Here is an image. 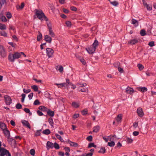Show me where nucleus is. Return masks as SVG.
<instances>
[{
    "label": "nucleus",
    "instance_id": "f257e3e1",
    "mask_svg": "<svg viewBox=\"0 0 156 156\" xmlns=\"http://www.w3.org/2000/svg\"><path fill=\"white\" fill-rule=\"evenodd\" d=\"M36 15L37 16V18L41 21L43 20V17L44 16V13L43 11L41 10H38L37 9L35 10Z\"/></svg>",
    "mask_w": 156,
    "mask_h": 156
},
{
    "label": "nucleus",
    "instance_id": "f03ea898",
    "mask_svg": "<svg viewBox=\"0 0 156 156\" xmlns=\"http://www.w3.org/2000/svg\"><path fill=\"white\" fill-rule=\"evenodd\" d=\"M47 26L48 28V30L49 31V34L52 37H54L55 36V35L52 30L51 24L50 22H47Z\"/></svg>",
    "mask_w": 156,
    "mask_h": 156
},
{
    "label": "nucleus",
    "instance_id": "7ed1b4c3",
    "mask_svg": "<svg viewBox=\"0 0 156 156\" xmlns=\"http://www.w3.org/2000/svg\"><path fill=\"white\" fill-rule=\"evenodd\" d=\"M0 55L3 58L5 57L7 55L5 48L2 45H0Z\"/></svg>",
    "mask_w": 156,
    "mask_h": 156
},
{
    "label": "nucleus",
    "instance_id": "20e7f679",
    "mask_svg": "<svg viewBox=\"0 0 156 156\" xmlns=\"http://www.w3.org/2000/svg\"><path fill=\"white\" fill-rule=\"evenodd\" d=\"M47 55L48 58H50L52 57L54 52V50L49 48H47L46 49Z\"/></svg>",
    "mask_w": 156,
    "mask_h": 156
},
{
    "label": "nucleus",
    "instance_id": "39448f33",
    "mask_svg": "<svg viewBox=\"0 0 156 156\" xmlns=\"http://www.w3.org/2000/svg\"><path fill=\"white\" fill-rule=\"evenodd\" d=\"M96 48L94 47L93 46L90 45L87 48H86V49L90 54H92L94 52Z\"/></svg>",
    "mask_w": 156,
    "mask_h": 156
},
{
    "label": "nucleus",
    "instance_id": "423d86ee",
    "mask_svg": "<svg viewBox=\"0 0 156 156\" xmlns=\"http://www.w3.org/2000/svg\"><path fill=\"white\" fill-rule=\"evenodd\" d=\"M4 98L6 104L7 105H10L12 103V99L8 95H5Z\"/></svg>",
    "mask_w": 156,
    "mask_h": 156
},
{
    "label": "nucleus",
    "instance_id": "0eeeda50",
    "mask_svg": "<svg viewBox=\"0 0 156 156\" xmlns=\"http://www.w3.org/2000/svg\"><path fill=\"white\" fill-rule=\"evenodd\" d=\"M137 113L138 114V116L141 117H142L144 115V113L143 111L142 108L140 107L137 108Z\"/></svg>",
    "mask_w": 156,
    "mask_h": 156
},
{
    "label": "nucleus",
    "instance_id": "6e6552de",
    "mask_svg": "<svg viewBox=\"0 0 156 156\" xmlns=\"http://www.w3.org/2000/svg\"><path fill=\"white\" fill-rule=\"evenodd\" d=\"M21 122L24 126L30 129L31 127L30 125L27 121L23 120Z\"/></svg>",
    "mask_w": 156,
    "mask_h": 156
},
{
    "label": "nucleus",
    "instance_id": "1a4fd4ad",
    "mask_svg": "<svg viewBox=\"0 0 156 156\" xmlns=\"http://www.w3.org/2000/svg\"><path fill=\"white\" fill-rule=\"evenodd\" d=\"M126 92L128 93L131 94L134 92V90L133 88L128 87L126 89Z\"/></svg>",
    "mask_w": 156,
    "mask_h": 156
},
{
    "label": "nucleus",
    "instance_id": "9d476101",
    "mask_svg": "<svg viewBox=\"0 0 156 156\" xmlns=\"http://www.w3.org/2000/svg\"><path fill=\"white\" fill-rule=\"evenodd\" d=\"M122 115L121 114H119L115 118L116 121L120 123L122 121Z\"/></svg>",
    "mask_w": 156,
    "mask_h": 156
},
{
    "label": "nucleus",
    "instance_id": "9b49d317",
    "mask_svg": "<svg viewBox=\"0 0 156 156\" xmlns=\"http://www.w3.org/2000/svg\"><path fill=\"white\" fill-rule=\"evenodd\" d=\"M47 150H49V148H53L54 147V144L52 142L48 141L47 143Z\"/></svg>",
    "mask_w": 156,
    "mask_h": 156
},
{
    "label": "nucleus",
    "instance_id": "f8f14e48",
    "mask_svg": "<svg viewBox=\"0 0 156 156\" xmlns=\"http://www.w3.org/2000/svg\"><path fill=\"white\" fill-rule=\"evenodd\" d=\"M45 40L48 43H51L52 38L51 37L48 35H45L44 36Z\"/></svg>",
    "mask_w": 156,
    "mask_h": 156
},
{
    "label": "nucleus",
    "instance_id": "ddd939ff",
    "mask_svg": "<svg viewBox=\"0 0 156 156\" xmlns=\"http://www.w3.org/2000/svg\"><path fill=\"white\" fill-rule=\"evenodd\" d=\"M3 131L4 135L6 137H8L10 136V132L7 128Z\"/></svg>",
    "mask_w": 156,
    "mask_h": 156
},
{
    "label": "nucleus",
    "instance_id": "4468645a",
    "mask_svg": "<svg viewBox=\"0 0 156 156\" xmlns=\"http://www.w3.org/2000/svg\"><path fill=\"white\" fill-rule=\"evenodd\" d=\"M137 89L139 91L142 92H145L147 90V88L145 87H137Z\"/></svg>",
    "mask_w": 156,
    "mask_h": 156
},
{
    "label": "nucleus",
    "instance_id": "2eb2a0df",
    "mask_svg": "<svg viewBox=\"0 0 156 156\" xmlns=\"http://www.w3.org/2000/svg\"><path fill=\"white\" fill-rule=\"evenodd\" d=\"M0 128L2 131L7 128L5 124L1 122H0Z\"/></svg>",
    "mask_w": 156,
    "mask_h": 156
},
{
    "label": "nucleus",
    "instance_id": "dca6fc26",
    "mask_svg": "<svg viewBox=\"0 0 156 156\" xmlns=\"http://www.w3.org/2000/svg\"><path fill=\"white\" fill-rule=\"evenodd\" d=\"M138 41V40L136 39H134L130 40L128 42V44L133 45L137 43Z\"/></svg>",
    "mask_w": 156,
    "mask_h": 156
},
{
    "label": "nucleus",
    "instance_id": "f3484780",
    "mask_svg": "<svg viewBox=\"0 0 156 156\" xmlns=\"http://www.w3.org/2000/svg\"><path fill=\"white\" fill-rule=\"evenodd\" d=\"M47 112V113L48 115L51 117H53L54 116V112L51 111V109H48Z\"/></svg>",
    "mask_w": 156,
    "mask_h": 156
},
{
    "label": "nucleus",
    "instance_id": "a211bd4d",
    "mask_svg": "<svg viewBox=\"0 0 156 156\" xmlns=\"http://www.w3.org/2000/svg\"><path fill=\"white\" fill-rule=\"evenodd\" d=\"M13 55L15 59H18V58H20L21 56V52H15L13 54Z\"/></svg>",
    "mask_w": 156,
    "mask_h": 156
},
{
    "label": "nucleus",
    "instance_id": "6ab92c4d",
    "mask_svg": "<svg viewBox=\"0 0 156 156\" xmlns=\"http://www.w3.org/2000/svg\"><path fill=\"white\" fill-rule=\"evenodd\" d=\"M8 59L11 62H13L14 61V58L13 54H10L8 56Z\"/></svg>",
    "mask_w": 156,
    "mask_h": 156
},
{
    "label": "nucleus",
    "instance_id": "aec40b11",
    "mask_svg": "<svg viewBox=\"0 0 156 156\" xmlns=\"http://www.w3.org/2000/svg\"><path fill=\"white\" fill-rule=\"evenodd\" d=\"M93 129H94L93 130V132L97 133L100 130V126L98 125L95 126L93 128Z\"/></svg>",
    "mask_w": 156,
    "mask_h": 156
},
{
    "label": "nucleus",
    "instance_id": "412c9836",
    "mask_svg": "<svg viewBox=\"0 0 156 156\" xmlns=\"http://www.w3.org/2000/svg\"><path fill=\"white\" fill-rule=\"evenodd\" d=\"M131 23L134 25L135 27H137L138 25V22L134 19H132L131 20Z\"/></svg>",
    "mask_w": 156,
    "mask_h": 156
},
{
    "label": "nucleus",
    "instance_id": "4be33fe9",
    "mask_svg": "<svg viewBox=\"0 0 156 156\" xmlns=\"http://www.w3.org/2000/svg\"><path fill=\"white\" fill-rule=\"evenodd\" d=\"M38 109L43 112H47L48 109L45 107L43 106H40L38 108Z\"/></svg>",
    "mask_w": 156,
    "mask_h": 156
},
{
    "label": "nucleus",
    "instance_id": "5701e85b",
    "mask_svg": "<svg viewBox=\"0 0 156 156\" xmlns=\"http://www.w3.org/2000/svg\"><path fill=\"white\" fill-rule=\"evenodd\" d=\"M38 34L37 36V41H39L42 38V35L40 31H38Z\"/></svg>",
    "mask_w": 156,
    "mask_h": 156
},
{
    "label": "nucleus",
    "instance_id": "b1692460",
    "mask_svg": "<svg viewBox=\"0 0 156 156\" xmlns=\"http://www.w3.org/2000/svg\"><path fill=\"white\" fill-rule=\"evenodd\" d=\"M70 142V144H69L71 146L75 147H78L79 145L77 143L72 141Z\"/></svg>",
    "mask_w": 156,
    "mask_h": 156
},
{
    "label": "nucleus",
    "instance_id": "393cba45",
    "mask_svg": "<svg viewBox=\"0 0 156 156\" xmlns=\"http://www.w3.org/2000/svg\"><path fill=\"white\" fill-rule=\"evenodd\" d=\"M42 133L45 135H48L50 133L51 131L49 129H47L43 130Z\"/></svg>",
    "mask_w": 156,
    "mask_h": 156
},
{
    "label": "nucleus",
    "instance_id": "a878e982",
    "mask_svg": "<svg viewBox=\"0 0 156 156\" xmlns=\"http://www.w3.org/2000/svg\"><path fill=\"white\" fill-rule=\"evenodd\" d=\"M0 20H1L2 21L5 22L7 21V20L6 17L1 14H0Z\"/></svg>",
    "mask_w": 156,
    "mask_h": 156
},
{
    "label": "nucleus",
    "instance_id": "bb28decb",
    "mask_svg": "<svg viewBox=\"0 0 156 156\" xmlns=\"http://www.w3.org/2000/svg\"><path fill=\"white\" fill-rule=\"evenodd\" d=\"M55 136L61 142H64L65 141L62 138L61 136L60 135H58L57 133H56L55 134Z\"/></svg>",
    "mask_w": 156,
    "mask_h": 156
},
{
    "label": "nucleus",
    "instance_id": "cd10ccee",
    "mask_svg": "<svg viewBox=\"0 0 156 156\" xmlns=\"http://www.w3.org/2000/svg\"><path fill=\"white\" fill-rule=\"evenodd\" d=\"M106 149L104 147H101L100 150L98 151V153L104 154L105 152Z\"/></svg>",
    "mask_w": 156,
    "mask_h": 156
},
{
    "label": "nucleus",
    "instance_id": "c85d7f7f",
    "mask_svg": "<svg viewBox=\"0 0 156 156\" xmlns=\"http://www.w3.org/2000/svg\"><path fill=\"white\" fill-rule=\"evenodd\" d=\"M48 121L52 127H53L54 122L52 118L50 117L48 119Z\"/></svg>",
    "mask_w": 156,
    "mask_h": 156
},
{
    "label": "nucleus",
    "instance_id": "c756f323",
    "mask_svg": "<svg viewBox=\"0 0 156 156\" xmlns=\"http://www.w3.org/2000/svg\"><path fill=\"white\" fill-rule=\"evenodd\" d=\"M145 7L147 8V10H151L152 9V6L151 5H149L147 4V3L145 4Z\"/></svg>",
    "mask_w": 156,
    "mask_h": 156
},
{
    "label": "nucleus",
    "instance_id": "7c9ffc66",
    "mask_svg": "<svg viewBox=\"0 0 156 156\" xmlns=\"http://www.w3.org/2000/svg\"><path fill=\"white\" fill-rule=\"evenodd\" d=\"M72 106L75 108H77L80 106V105L78 103H76L74 102H72Z\"/></svg>",
    "mask_w": 156,
    "mask_h": 156
},
{
    "label": "nucleus",
    "instance_id": "2f4dec72",
    "mask_svg": "<svg viewBox=\"0 0 156 156\" xmlns=\"http://www.w3.org/2000/svg\"><path fill=\"white\" fill-rule=\"evenodd\" d=\"M7 150L4 148L3 149V150L2 151V152L0 154V156H4L6 154Z\"/></svg>",
    "mask_w": 156,
    "mask_h": 156
},
{
    "label": "nucleus",
    "instance_id": "473e14b6",
    "mask_svg": "<svg viewBox=\"0 0 156 156\" xmlns=\"http://www.w3.org/2000/svg\"><path fill=\"white\" fill-rule=\"evenodd\" d=\"M31 88L33 89L34 91L35 92L38 91V88L37 86L36 85H34L31 86Z\"/></svg>",
    "mask_w": 156,
    "mask_h": 156
},
{
    "label": "nucleus",
    "instance_id": "72a5a7b5",
    "mask_svg": "<svg viewBox=\"0 0 156 156\" xmlns=\"http://www.w3.org/2000/svg\"><path fill=\"white\" fill-rule=\"evenodd\" d=\"M98 41L97 40H95L92 45L96 48V47L98 46Z\"/></svg>",
    "mask_w": 156,
    "mask_h": 156
},
{
    "label": "nucleus",
    "instance_id": "f704fd0d",
    "mask_svg": "<svg viewBox=\"0 0 156 156\" xmlns=\"http://www.w3.org/2000/svg\"><path fill=\"white\" fill-rule=\"evenodd\" d=\"M140 34L141 36H143L146 34V31L144 29H142L141 30L140 32Z\"/></svg>",
    "mask_w": 156,
    "mask_h": 156
},
{
    "label": "nucleus",
    "instance_id": "c9c22d12",
    "mask_svg": "<svg viewBox=\"0 0 156 156\" xmlns=\"http://www.w3.org/2000/svg\"><path fill=\"white\" fill-rule=\"evenodd\" d=\"M42 131V129H41L40 130H37L36 132V133L35 134L34 136H39L41 135L40 132Z\"/></svg>",
    "mask_w": 156,
    "mask_h": 156
},
{
    "label": "nucleus",
    "instance_id": "e433bc0d",
    "mask_svg": "<svg viewBox=\"0 0 156 156\" xmlns=\"http://www.w3.org/2000/svg\"><path fill=\"white\" fill-rule=\"evenodd\" d=\"M87 111L88 110L87 109L85 108L82 110L81 112L82 115H84L87 114Z\"/></svg>",
    "mask_w": 156,
    "mask_h": 156
},
{
    "label": "nucleus",
    "instance_id": "4c0bfd02",
    "mask_svg": "<svg viewBox=\"0 0 156 156\" xmlns=\"http://www.w3.org/2000/svg\"><path fill=\"white\" fill-rule=\"evenodd\" d=\"M96 147V146L94 145V143H90L88 145V148H90L91 147Z\"/></svg>",
    "mask_w": 156,
    "mask_h": 156
},
{
    "label": "nucleus",
    "instance_id": "58836bf2",
    "mask_svg": "<svg viewBox=\"0 0 156 156\" xmlns=\"http://www.w3.org/2000/svg\"><path fill=\"white\" fill-rule=\"evenodd\" d=\"M0 29L1 30H5L6 27L5 25L0 23Z\"/></svg>",
    "mask_w": 156,
    "mask_h": 156
},
{
    "label": "nucleus",
    "instance_id": "ea45409f",
    "mask_svg": "<svg viewBox=\"0 0 156 156\" xmlns=\"http://www.w3.org/2000/svg\"><path fill=\"white\" fill-rule=\"evenodd\" d=\"M115 143L114 141H112L111 142H108V145L110 147H113L115 145Z\"/></svg>",
    "mask_w": 156,
    "mask_h": 156
},
{
    "label": "nucleus",
    "instance_id": "a19ab883",
    "mask_svg": "<svg viewBox=\"0 0 156 156\" xmlns=\"http://www.w3.org/2000/svg\"><path fill=\"white\" fill-rule=\"evenodd\" d=\"M137 66L140 70H142L144 68V66H143L140 63L138 64Z\"/></svg>",
    "mask_w": 156,
    "mask_h": 156
},
{
    "label": "nucleus",
    "instance_id": "79ce46f5",
    "mask_svg": "<svg viewBox=\"0 0 156 156\" xmlns=\"http://www.w3.org/2000/svg\"><path fill=\"white\" fill-rule=\"evenodd\" d=\"M66 86H68V85H71V84H72V83L70 82L69 80L67 78L66 79Z\"/></svg>",
    "mask_w": 156,
    "mask_h": 156
},
{
    "label": "nucleus",
    "instance_id": "37998d69",
    "mask_svg": "<svg viewBox=\"0 0 156 156\" xmlns=\"http://www.w3.org/2000/svg\"><path fill=\"white\" fill-rule=\"evenodd\" d=\"M41 103L38 99L36 100L34 103V105H40Z\"/></svg>",
    "mask_w": 156,
    "mask_h": 156
},
{
    "label": "nucleus",
    "instance_id": "c03bdc74",
    "mask_svg": "<svg viewBox=\"0 0 156 156\" xmlns=\"http://www.w3.org/2000/svg\"><path fill=\"white\" fill-rule=\"evenodd\" d=\"M54 147L56 149H58L59 148V146L57 143L55 142L54 144Z\"/></svg>",
    "mask_w": 156,
    "mask_h": 156
},
{
    "label": "nucleus",
    "instance_id": "a18cd8bd",
    "mask_svg": "<svg viewBox=\"0 0 156 156\" xmlns=\"http://www.w3.org/2000/svg\"><path fill=\"white\" fill-rule=\"evenodd\" d=\"M16 108L19 109L22 108V105L20 103H18L16 105Z\"/></svg>",
    "mask_w": 156,
    "mask_h": 156
},
{
    "label": "nucleus",
    "instance_id": "49530a36",
    "mask_svg": "<svg viewBox=\"0 0 156 156\" xmlns=\"http://www.w3.org/2000/svg\"><path fill=\"white\" fill-rule=\"evenodd\" d=\"M30 154L33 156H34V154H35V151L34 149H31L30 150Z\"/></svg>",
    "mask_w": 156,
    "mask_h": 156
},
{
    "label": "nucleus",
    "instance_id": "de8ad7c7",
    "mask_svg": "<svg viewBox=\"0 0 156 156\" xmlns=\"http://www.w3.org/2000/svg\"><path fill=\"white\" fill-rule=\"evenodd\" d=\"M0 34L2 36H4L5 37H7V34L5 31L1 32Z\"/></svg>",
    "mask_w": 156,
    "mask_h": 156
},
{
    "label": "nucleus",
    "instance_id": "09e8293b",
    "mask_svg": "<svg viewBox=\"0 0 156 156\" xmlns=\"http://www.w3.org/2000/svg\"><path fill=\"white\" fill-rule=\"evenodd\" d=\"M110 2L111 4L115 6H116L118 4V2L116 1H113V2L110 1Z\"/></svg>",
    "mask_w": 156,
    "mask_h": 156
},
{
    "label": "nucleus",
    "instance_id": "8fccbe9b",
    "mask_svg": "<svg viewBox=\"0 0 156 156\" xmlns=\"http://www.w3.org/2000/svg\"><path fill=\"white\" fill-rule=\"evenodd\" d=\"M21 96H22V98L21 101L22 103H23L24 102V100H25V96H26V94H23L21 95Z\"/></svg>",
    "mask_w": 156,
    "mask_h": 156
},
{
    "label": "nucleus",
    "instance_id": "3c124183",
    "mask_svg": "<svg viewBox=\"0 0 156 156\" xmlns=\"http://www.w3.org/2000/svg\"><path fill=\"white\" fill-rule=\"evenodd\" d=\"M122 147V144H121V143L120 142H118L116 146L115 147V148L116 149L117 148H120Z\"/></svg>",
    "mask_w": 156,
    "mask_h": 156
},
{
    "label": "nucleus",
    "instance_id": "603ef678",
    "mask_svg": "<svg viewBox=\"0 0 156 156\" xmlns=\"http://www.w3.org/2000/svg\"><path fill=\"white\" fill-rule=\"evenodd\" d=\"M126 141L128 143H131L133 142V140L129 137H127Z\"/></svg>",
    "mask_w": 156,
    "mask_h": 156
},
{
    "label": "nucleus",
    "instance_id": "864d4df0",
    "mask_svg": "<svg viewBox=\"0 0 156 156\" xmlns=\"http://www.w3.org/2000/svg\"><path fill=\"white\" fill-rule=\"evenodd\" d=\"M6 15L7 18L8 19L11 18L12 16L11 13L9 12H8Z\"/></svg>",
    "mask_w": 156,
    "mask_h": 156
},
{
    "label": "nucleus",
    "instance_id": "5fc2aeb1",
    "mask_svg": "<svg viewBox=\"0 0 156 156\" xmlns=\"http://www.w3.org/2000/svg\"><path fill=\"white\" fill-rule=\"evenodd\" d=\"M87 140L89 141H92V136L91 135L87 137Z\"/></svg>",
    "mask_w": 156,
    "mask_h": 156
},
{
    "label": "nucleus",
    "instance_id": "6e6d98bb",
    "mask_svg": "<svg viewBox=\"0 0 156 156\" xmlns=\"http://www.w3.org/2000/svg\"><path fill=\"white\" fill-rule=\"evenodd\" d=\"M23 91L24 93L27 94L30 93L31 91V90L30 89H28L26 90L24 88L23 89Z\"/></svg>",
    "mask_w": 156,
    "mask_h": 156
},
{
    "label": "nucleus",
    "instance_id": "4d7b16f0",
    "mask_svg": "<svg viewBox=\"0 0 156 156\" xmlns=\"http://www.w3.org/2000/svg\"><path fill=\"white\" fill-rule=\"evenodd\" d=\"M120 65V63L119 62H115V63L114 64V65L116 67L118 68V67H119Z\"/></svg>",
    "mask_w": 156,
    "mask_h": 156
},
{
    "label": "nucleus",
    "instance_id": "13d9d810",
    "mask_svg": "<svg viewBox=\"0 0 156 156\" xmlns=\"http://www.w3.org/2000/svg\"><path fill=\"white\" fill-rule=\"evenodd\" d=\"M66 84V83H60L59 86H58V87L61 88L63 87H65Z\"/></svg>",
    "mask_w": 156,
    "mask_h": 156
},
{
    "label": "nucleus",
    "instance_id": "bf43d9fd",
    "mask_svg": "<svg viewBox=\"0 0 156 156\" xmlns=\"http://www.w3.org/2000/svg\"><path fill=\"white\" fill-rule=\"evenodd\" d=\"M148 45L150 47H153L154 45V42L153 41H151L149 42Z\"/></svg>",
    "mask_w": 156,
    "mask_h": 156
},
{
    "label": "nucleus",
    "instance_id": "052dcab7",
    "mask_svg": "<svg viewBox=\"0 0 156 156\" xmlns=\"http://www.w3.org/2000/svg\"><path fill=\"white\" fill-rule=\"evenodd\" d=\"M37 113L39 116H42L44 115L43 113L40 110L37 111Z\"/></svg>",
    "mask_w": 156,
    "mask_h": 156
},
{
    "label": "nucleus",
    "instance_id": "680f3d73",
    "mask_svg": "<svg viewBox=\"0 0 156 156\" xmlns=\"http://www.w3.org/2000/svg\"><path fill=\"white\" fill-rule=\"evenodd\" d=\"M70 9L71 10L74 11H76L77 10V9L75 7L73 6L70 7Z\"/></svg>",
    "mask_w": 156,
    "mask_h": 156
},
{
    "label": "nucleus",
    "instance_id": "e2e57ef3",
    "mask_svg": "<svg viewBox=\"0 0 156 156\" xmlns=\"http://www.w3.org/2000/svg\"><path fill=\"white\" fill-rule=\"evenodd\" d=\"M66 152H69L70 151V148L68 147H65L64 148Z\"/></svg>",
    "mask_w": 156,
    "mask_h": 156
},
{
    "label": "nucleus",
    "instance_id": "0e129e2a",
    "mask_svg": "<svg viewBox=\"0 0 156 156\" xmlns=\"http://www.w3.org/2000/svg\"><path fill=\"white\" fill-rule=\"evenodd\" d=\"M66 25L68 27L70 26L71 25V23L69 21H67L66 22Z\"/></svg>",
    "mask_w": 156,
    "mask_h": 156
},
{
    "label": "nucleus",
    "instance_id": "69168bd1",
    "mask_svg": "<svg viewBox=\"0 0 156 156\" xmlns=\"http://www.w3.org/2000/svg\"><path fill=\"white\" fill-rule=\"evenodd\" d=\"M8 139V141L9 142H11L14 140V139L12 138H10V136L7 137Z\"/></svg>",
    "mask_w": 156,
    "mask_h": 156
},
{
    "label": "nucleus",
    "instance_id": "338daca9",
    "mask_svg": "<svg viewBox=\"0 0 156 156\" xmlns=\"http://www.w3.org/2000/svg\"><path fill=\"white\" fill-rule=\"evenodd\" d=\"M33 95V93H32L30 94H29L28 95V97L29 98L30 100H31L32 99Z\"/></svg>",
    "mask_w": 156,
    "mask_h": 156
},
{
    "label": "nucleus",
    "instance_id": "774afa93",
    "mask_svg": "<svg viewBox=\"0 0 156 156\" xmlns=\"http://www.w3.org/2000/svg\"><path fill=\"white\" fill-rule=\"evenodd\" d=\"M63 12L66 13H68L69 12V11L66 9L63 8L62 9Z\"/></svg>",
    "mask_w": 156,
    "mask_h": 156
}]
</instances>
